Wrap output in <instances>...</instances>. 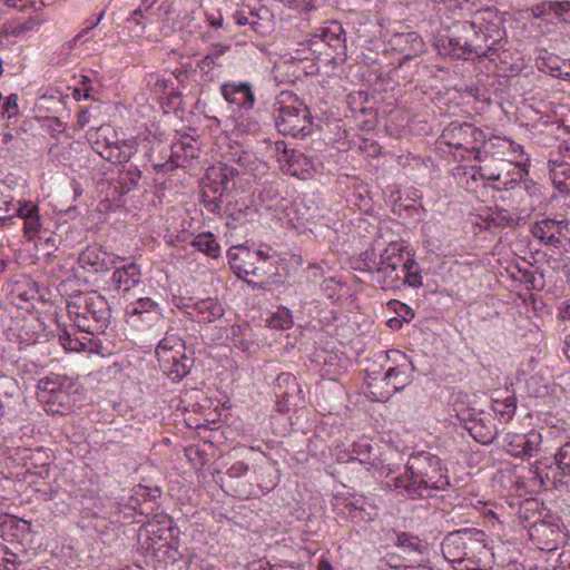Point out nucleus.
I'll use <instances>...</instances> for the list:
<instances>
[{"mask_svg":"<svg viewBox=\"0 0 570 570\" xmlns=\"http://www.w3.org/2000/svg\"><path fill=\"white\" fill-rule=\"evenodd\" d=\"M229 50L230 46L216 43L210 47L207 56L217 67H223L225 63L224 56Z\"/></svg>","mask_w":570,"mask_h":570,"instance_id":"4c0bfd02","label":"nucleus"},{"mask_svg":"<svg viewBox=\"0 0 570 570\" xmlns=\"http://www.w3.org/2000/svg\"><path fill=\"white\" fill-rule=\"evenodd\" d=\"M453 411L459 421L463 424V428L469 431L476 442L488 445L494 441L497 430L489 414L473 409L462 407L456 403V400L453 404Z\"/></svg>","mask_w":570,"mask_h":570,"instance_id":"0eeeda50","label":"nucleus"},{"mask_svg":"<svg viewBox=\"0 0 570 570\" xmlns=\"http://www.w3.org/2000/svg\"><path fill=\"white\" fill-rule=\"evenodd\" d=\"M460 49H461L460 53H463L462 59H466L468 56H470L472 53H475L476 56L479 55V50L476 48H472L466 41L461 42Z\"/></svg>","mask_w":570,"mask_h":570,"instance_id":"13d9d810","label":"nucleus"},{"mask_svg":"<svg viewBox=\"0 0 570 570\" xmlns=\"http://www.w3.org/2000/svg\"><path fill=\"white\" fill-rule=\"evenodd\" d=\"M190 245L213 258H216L219 255V245L210 233H203L197 235L191 240Z\"/></svg>","mask_w":570,"mask_h":570,"instance_id":"2f4dec72","label":"nucleus"},{"mask_svg":"<svg viewBox=\"0 0 570 570\" xmlns=\"http://www.w3.org/2000/svg\"><path fill=\"white\" fill-rule=\"evenodd\" d=\"M179 150H184L186 158H195L196 155V148H194L191 145H184V144H177L173 146L171 155H170V169L181 166L179 163Z\"/></svg>","mask_w":570,"mask_h":570,"instance_id":"e433bc0d","label":"nucleus"},{"mask_svg":"<svg viewBox=\"0 0 570 570\" xmlns=\"http://www.w3.org/2000/svg\"><path fill=\"white\" fill-rule=\"evenodd\" d=\"M532 542L541 551L552 552L567 541L564 528L558 523L540 521L528 530Z\"/></svg>","mask_w":570,"mask_h":570,"instance_id":"9b49d317","label":"nucleus"},{"mask_svg":"<svg viewBox=\"0 0 570 570\" xmlns=\"http://www.w3.org/2000/svg\"><path fill=\"white\" fill-rule=\"evenodd\" d=\"M146 13L147 12L145 11V7L140 4L137 9L132 11L131 17L128 18L127 21L130 23H135L136 26H141V28L144 29V20L148 19Z\"/></svg>","mask_w":570,"mask_h":570,"instance_id":"49530a36","label":"nucleus"},{"mask_svg":"<svg viewBox=\"0 0 570 570\" xmlns=\"http://www.w3.org/2000/svg\"><path fill=\"white\" fill-rule=\"evenodd\" d=\"M267 326L274 330H288L293 325L292 312L282 307L266 320Z\"/></svg>","mask_w":570,"mask_h":570,"instance_id":"473e14b6","label":"nucleus"},{"mask_svg":"<svg viewBox=\"0 0 570 570\" xmlns=\"http://www.w3.org/2000/svg\"><path fill=\"white\" fill-rule=\"evenodd\" d=\"M38 389L42 402L63 406L68 403L69 393L76 391V384L65 375L52 373L39 381Z\"/></svg>","mask_w":570,"mask_h":570,"instance_id":"9d476101","label":"nucleus"},{"mask_svg":"<svg viewBox=\"0 0 570 570\" xmlns=\"http://www.w3.org/2000/svg\"><path fill=\"white\" fill-rule=\"evenodd\" d=\"M346 509L354 522H368L377 517V508L363 495L353 497Z\"/></svg>","mask_w":570,"mask_h":570,"instance_id":"5701e85b","label":"nucleus"},{"mask_svg":"<svg viewBox=\"0 0 570 570\" xmlns=\"http://www.w3.org/2000/svg\"><path fill=\"white\" fill-rule=\"evenodd\" d=\"M68 312L77 327L87 333L104 331L111 316L107 299L96 292L76 296L68 303Z\"/></svg>","mask_w":570,"mask_h":570,"instance_id":"20e7f679","label":"nucleus"},{"mask_svg":"<svg viewBox=\"0 0 570 570\" xmlns=\"http://www.w3.org/2000/svg\"><path fill=\"white\" fill-rule=\"evenodd\" d=\"M553 1H547L538 3L532 8V14L534 18H541L543 16L550 14L553 10L552 6Z\"/></svg>","mask_w":570,"mask_h":570,"instance_id":"09e8293b","label":"nucleus"},{"mask_svg":"<svg viewBox=\"0 0 570 570\" xmlns=\"http://www.w3.org/2000/svg\"><path fill=\"white\" fill-rule=\"evenodd\" d=\"M484 132L475 128L473 125L470 124V130H469V140L472 139L473 141H483L484 140Z\"/></svg>","mask_w":570,"mask_h":570,"instance_id":"6e6d98bb","label":"nucleus"},{"mask_svg":"<svg viewBox=\"0 0 570 570\" xmlns=\"http://www.w3.org/2000/svg\"><path fill=\"white\" fill-rule=\"evenodd\" d=\"M234 18H235L237 24H239V26L250 24L254 30H256V26L259 24L257 21H249V18L246 16V13L244 11H237L234 14Z\"/></svg>","mask_w":570,"mask_h":570,"instance_id":"603ef678","label":"nucleus"},{"mask_svg":"<svg viewBox=\"0 0 570 570\" xmlns=\"http://www.w3.org/2000/svg\"><path fill=\"white\" fill-rule=\"evenodd\" d=\"M497 52V49L493 47V46H489L484 51L480 52L479 51V57H491L493 56L494 53Z\"/></svg>","mask_w":570,"mask_h":570,"instance_id":"0e129e2a","label":"nucleus"},{"mask_svg":"<svg viewBox=\"0 0 570 570\" xmlns=\"http://www.w3.org/2000/svg\"><path fill=\"white\" fill-rule=\"evenodd\" d=\"M115 288L125 294L140 282V271L135 263L117 268L111 277Z\"/></svg>","mask_w":570,"mask_h":570,"instance_id":"b1692460","label":"nucleus"},{"mask_svg":"<svg viewBox=\"0 0 570 570\" xmlns=\"http://www.w3.org/2000/svg\"><path fill=\"white\" fill-rule=\"evenodd\" d=\"M106 140H109V139L107 137L100 138V136H98L97 139L92 141V148L99 156H100L102 146Z\"/></svg>","mask_w":570,"mask_h":570,"instance_id":"bf43d9fd","label":"nucleus"},{"mask_svg":"<svg viewBox=\"0 0 570 570\" xmlns=\"http://www.w3.org/2000/svg\"><path fill=\"white\" fill-rule=\"evenodd\" d=\"M318 570H332L331 564L326 560H322L320 562Z\"/></svg>","mask_w":570,"mask_h":570,"instance_id":"774afa93","label":"nucleus"},{"mask_svg":"<svg viewBox=\"0 0 570 570\" xmlns=\"http://www.w3.org/2000/svg\"><path fill=\"white\" fill-rule=\"evenodd\" d=\"M128 323L141 331L163 330L164 315L159 304L149 297L138 298L127 307Z\"/></svg>","mask_w":570,"mask_h":570,"instance_id":"6e6552de","label":"nucleus"},{"mask_svg":"<svg viewBox=\"0 0 570 570\" xmlns=\"http://www.w3.org/2000/svg\"><path fill=\"white\" fill-rule=\"evenodd\" d=\"M394 45L404 53V59H413L425 50L424 41L417 32L397 33L394 36Z\"/></svg>","mask_w":570,"mask_h":570,"instance_id":"393cba45","label":"nucleus"},{"mask_svg":"<svg viewBox=\"0 0 570 570\" xmlns=\"http://www.w3.org/2000/svg\"><path fill=\"white\" fill-rule=\"evenodd\" d=\"M237 175L238 170L229 165L218 164L210 166L205 175V189L214 195H227L235 189L234 179Z\"/></svg>","mask_w":570,"mask_h":570,"instance_id":"f8f14e48","label":"nucleus"},{"mask_svg":"<svg viewBox=\"0 0 570 570\" xmlns=\"http://www.w3.org/2000/svg\"><path fill=\"white\" fill-rule=\"evenodd\" d=\"M556 463L563 475H570V441L564 443L557 452Z\"/></svg>","mask_w":570,"mask_h":570,"instance_id":"c9c22d12","label":"nucleus"},{"mask_svg":"<svg viewBox=\"0 0 570 570\" xmlns=\"http://www.w3.org/2000/svg\"><path fill=\"white\" fill-rule=\"evenodd\" d=\"M165 361L166 363L161 364L165 374L173 382H178L189 373L194 358H166Z\"/></svg>","mask_w":570,"mask_h":570,"instance_id":"c85d7f7f","label":"nucleus"},{"mask_svg":"<svg viewBox=\"0 0 570 570\" xmlns=\"http://www.w3.org/2000/svg\"><path fill=\"white\" fill-rule=\"evenodd\" d=\"M413 368L414 366L411 362L396 367H387L382 381L386 382V385H391L392 393H394L405 387L410 380V371Z\"/></svg>","mask_w":570,"mask_h":570,"instance_id":"bb28decb","label":"nucleus"},{"mask_svg":"<svg viewBox=\"0 0 570 570\" xmlns=\"http://www.w3.org/2000/svg\"><path fill=\"white\" fill-rule=\"evenodd\" d=\"M294 568L289 567H284V566H281V564H269V570H293Z\"/></svg>","mask_w":570,"mask_h":570,"instance_id":"338daca9","label":"nucleus"},{"mask_svg":"<svg viewBox=\"0 0 570 570\" xmlns=\"http://www.w3.org/2000/svg\"><path fill=\"white\" fill-rule=\"evenodd\" d=\"M277 406L281 411H288L291 406H301L304 395L296 377L291 373H281L276 379Z\"/></svg>","mask_w":570,"mask_h":570,"instance_id":"ddd939ff","label":"nucleus"},{"mask_svg":"<svg viewBox=\"0 0 570 570\" xmlns=\"http://www.w3.org/2000/svg\"><path fill=\"white\" fill-rule=\"evenodd\" d=\"M79 262L83 267L90 266L95 273L107 272L115 265V258L107 252L97 247H88L79 256Z\"/></svg>","mask_w":570,"mask_h":570,"instance_id":"4be33fe9","label":"nucleus"},{"mask_svg":"<svg viewBox=\"0 0 570 570\" xmlns=\"http://www.w3.org/2000/svg\"><path fill=\"white\" fill-rule=\"evenodd\" d=\"M403 247L391 243L380 255L373 250L364 253V267L373 274V279L381 284L383 289H390L401 283L404 269Z\"/></svg>","mask_w":570,"mask_h":570,"instance_id":"39448f33","label":"nucleus"},{"mask_svg":"<svg viewBox=\"0 0 570 570\" xmlns=\"http://www.w3.org/2000/svg\"><path fill=\"white\" fill-rule=\"evenodd\" d=\"M405 272L401 274V282L412 287H419L422 285V276L419 271V266L414 261L406 258L404 261Z\"/></svg>","mask_w":570,"mask_h":570,"instance_id":"72a5a7b5","label":"nucleus"},{"mask_svg":"<svg viewBox=\"0 0 570 570\" xmlns=\"http://www.w3.org/2000/svg\"><path fill=\"white\" fill-rule=\"evenodd\" d=\"M284 3L291 8L304 11L314 9V0H285Z\"/></svg>","mask_w":570,"mask_h":570,"instance_id":"8fccbe9b","label":"nucleus"},{"mask_svg":"<svg viewBox=\"0 0 570 570\" xmlns=\"http://www.w3.org/2000/svg\"><path fill=\"white\" fill-rule=\"evenodd\" d=\"M487 549V534L476 529L450 532L441 543V552L455 570H470L463 562Z\"/></svg>","mask_w":570,"mask_h":570,"instance_id":"423d86ee","label":"nucleus"},{"mask_svg":"<svg viewBox=\"0 0 570 570\" xmlns=\"http://www.w3.org/2000/svg\"><path fill=\"white\" fill-rule=\"evenodd\" d=\"M60 344L66 352H80L85 346L78 338H72L68 333H65L59 337Z\"/></svg>","mask_w":570,"mask_h":570,"instance_id":"37998d69","label":"nucleus"},{"mask_svg":"<svg viewBox=\"0 0 570 570\" xmlns=\"http://www.w3.org/2000/svg\"><path fill=\"white\" fill-rule=\"evenodd\" d=\"M137 153V144L135 140H106L100 157L111 164L128 163Z\"/></svg>","mask_w":570,"mask_h":570,"instance_id":"dca6fc26","label":"nucleus"},{"mask_svg":"<svg viewBox=\"0 0 570 570\" xmlns=\"http://www.w3.org/2000/svg\"><path fill=\"white\" fill-rule=\"evenodd\" d=\"M275 107V124L282 135L294 138L311 135L313 121L309 108L296 95L283 92Z\"/></svg>","mask_w":570,"mask_h":570,"instance_id":"7ed1b4c3","label":"nucleus"},{"mask_svg":"<svg viewBox=\"0 0 570 570\" xmlns=\"http://www.w3.org/2000/svg\"><path fill=\"white\" fill-rule=\"evenodd\" d=\"M1 115L8 119L19 115L18 96L16 94H11L6 98L2 105Z\"/></svg>","mask_w":570,"mask_h":570,"instance_id":"ea45409f","label":"nucleus"},{"mask_svg":"<svg viewBox=\"0 0 570 570\" xmlns=\"http://www.w3.org/2000/svg\"><path fill=\"white\" fill-rule=\"evenodd\" d=\"M140 178L141 171L137 166L129 165L127 168L122 169L118 176L120 194L124 195L136 189Z\"/></svg>","mask_w":570,"mask_h":570,"instance_id":"7c9ffc66","label":"nucleus"},{"mask_svg":"<svg viewBox=\"0 0 570 570\" xmlns=\"http://www.w3.org/2000/svg\"><path fill=\"white\" fill-rule=\"evenodd\" d=\"M227 256L230 268L238 277L255 275L257 269L254 262L255 254L250 249L244 246H234L228 249Z\"/></svg>","mask_w":570,"mask_h":570,"instance_id":"6ab92c4d","label":"nucleus"},{"mask_svg":"<svg viewBox=\"0 0 570 570\" xmlns=\"http://www.w3.org/2000/svg\"><path fill=\"white\" fill-rule=\"evenodd\" d=\"M278 160L285 163L283 169L292 176L303 177L311 167L307 157L295 149H288L284 141L276 142Z\"/></svg>","mask_w":570,"mask_h":570,"instance_id":"4468645a","label":"nucleus"},{"mask_svg":"<svg viewBox=\"0 0 570 570\" xmlns=\"http://www.w3.org/2000/svg\"><path fill=\"white\" fill-rule=\"evenodd\" d=\"M541 444L542 435L537 430L527 433L508 432L503 436V450L521 460H528L537 455Z\"/></svg>","mask_w":570,"mask_h":570,"instance_id":"1a4fd4ad","label":"nucleus"},{"mask_svg":"<svg viewBox=\"0 0 570 570\" xmlns=\"http://www.w3.org/2000/svg\"><path fill=\"white\" fill-rule=\"evenodd\" d=\"M470 124L452 121L442 131L441 139L450 147L463 148L469 144Z\"/></svg>","mask_w":570,"mask_h":570,"instance_id":"a878e982","label":"nucleus"},{"mask_svg":"<svg viewBox=\"0 0 570 570\" xmlns=\"http://www.w3.org/2000/svg\"><path fill=\"white\" fill-rule=\"evenodd\" d=\"M343 27L338 22H334L331 27L318 28L312 38L308 40L311 48L317 45L318 41L325 43L327 47L337 52L345 49Z\"/></svg>","mask_w":570,"mask_h":570,"instance_id":"412c9836","label":"nucleus"},{"mask_svg":"<svg viewBox=\"0 0 570 570\" xmlns=\"http://www.w3.org/2000/svg\"><path fill=\"white\" fill-rule=\"evenodd\" d=\"M148 495V490L145 487H138L134 489V492L129 499V507L135 510L137 508V504L140 503L141 499H146Z\"/></svg>","mask_w":570,"mask_h":570,"instance_id":"de8ad7c7","label":"nucleus"},{"mask_svg":"<svg viewBox=\"0 0 570 570\" xmlns=\"http://www.w3.org/2000/svg\"><path fill=\"white\" fill-rule=\"evenodd\" d=\"M553 10L552 12L562 18V20L567 23L570 22V2L569 1H553L552 2Z\"/></svg>","mask_w":570,"mask_h":570,"instance_id":"c03bdc74","label":"nucleus"},{"mask_svg":"<svg viewBox=\"0 0 570 570\" xmlns=\"http://www.w3.org/2000/svg\"><path fill=\"white\" fill-rule=\"evenodd\" d=\"M105 16V11H102L99 17L97 18V20L95 21V23H91L88 28L83 29L81 33H79L77 36V38H80L82 36V33L87 32L88 30L92 29L94 27L98 26L99 22L101 21V19L104 18Z\"/></svg>","mask_w":570,"mask_h":570,"instance_id":"69168bd1","label":"nucleus"},{"mask_svg":"<svg viewBox=\"0 0 570 570\" xmlns=\"http://www.w3.org/2000/svg\"><path fill=\"white\" fill-rule=\"evenodd\" d=\"M568 230V223L566 220H556V219H543L541 222L534 223L531 228V234L534 238L539 240L546 239V235L550 233H556L559 236L567 237L566 232Z\"/></svg>","mask_w":570,"mask_h":570,"instance_id":"cd10ccee","label":"nucleus"},{"mask_svg":"<svg viewBox=\"0 0 570 570\" xmlns=\"http://www.w3.org/2000/svg\"><path fill=\"white\" fill-rule=\"evenodd\" d=\"M194 309L202 316L199 321L203 322H213L224 315L222 304L210 297L197 302Z\"/></svg>","mask_w":570,"mask_h":570,"instance_id":"c756f323","label":"nucleus"},{"mask_svg":"<svg viewBox=\"0 0 570 570\" xmlns=\"http://www.w3.org/2000/svg\"><path fill=\"white\" fill-rule=\"evenodd\" d=\"M81 505L87 515L109 520L110 523L120 522V517L117 514L118 507L109 499L101 497L83 498Z\"/></svg>","mask_w":570,"mask_h":570,"instance_id":"2eb2a0df","label":"nucleus"},{"mask_svg":"<svg viewBox=\"0 0 570 570\" xmlns=\"http://www.w3.org/2000/svg\"><path fill=\"white\" fill-rule=\"evenodd\" d=\"M560 174L566 178L564 181H558V188L561 191H570V165L562 166Z\"/></svg>","mask_w":570,"mask_h":570,"instance_id":"3c124183","label":"nucleus"},{"mask_svg":"<svg viewBox=\"0 0 570 570\" xmlns=\"http://www.w3.org/2000/svg\"><path fill=\"white\" fill-rule=\"evenodd\" d=\"M173 519L156 514L138 533L139 549L158 568H166L181 558L173 539Z\"/></svg>","mask_w":570,"mask_h":570,"instance_id":"f03ea898","label":"nucleus"},{"mask_svg":"<svg viewBox=\"0 0 570 570\" xmlns=\"http://www.w3.org/2000/svg\"><path fill=\"white\" fill-rule=\"evenodd\" d=\"M248 212H253V209L246 206L244 209H239L237 213L230 212V216H233L236 220H240L243 217L247 216Z\"/></svg>","mask_w":570,"mask_h":570,"instance_id":"052dcab7","label":"nucleus"},{"mask_svg":"<svg viewBox=\"0 0 570 570\" xmlns=\"http://www.w3.org/2000/svg\"><path fill=\"white\" fill-rule=\"evenodd\" d=\"M493 411L503 420H511L517 411L515 397L510 395L503 400H495L493 403Z\"/></svg>","mask_w":570,"mask_h":570,"instance_id":"f704fd0d","label":"nucleus"},{"mask_svg":"<svg viewBox=\"0 0 570 570\" xmlns=\"http://www.w3.org/2000/svg\"><path fill=\"white\" fill-rule=\"evenodd\" d=\"M371 451L372 444L370 440L362 438L352 443L350 452L343 453L338 456V462L358 463L364 465L365 470L367 471L379 470V473H381V468H379L376 463L370 460Z\"/></svg>","mask_w":570,"mask_h":570,"instance_id":"f3484780","label":"nucleus"},{"mask_svg":"<svg viewBox=\"0 0 570 570\" xmlns=\"http://www.w3.org/2000/svg\"><path fill=\"white\" fill-rule=\"evenodd\" d=\"M461 39L459 38H448L446 42H442V49L445 53L450 55L454 59H462L463 53L461 51Z\"/></svg>","mask_w":570,"mask_h":570,"instance_id":"79ce46f5","label":"nucleus"},{"mask_svg":"<svg viewBox=\"0 0 570 570\" xmlns=\"http://www.w3.org/2000/svg\"><path fill=\"white\" fill-rule=\"evenodd\" d=\"M389 306L397 314L399 318L404 322H410L414 317L413 309L400 301L393 299L389 303Z\"/></svg>","mask_w":570,"mask_h":570,"instance_id":"58836bf2","label":"nucleus"},{"mask_svg":"<svg viewBox=\"0 0 570 570\" xmlns=\"http://www.w3.org/2000/svg\"><path fill=\"white\" fill-rule=\"evenodd\" d=\"M16 208V215L23 219V233L24 236L32 240L35 239L41 229V218L39 215V207L31 202H18Z\"/></svg>","mask_w":570,"mask_h":570,"instance_id":"aec40b11","label":"nucleus"},{"mask_svg":"<svg viewBox=\"0 0 570 570\" xmlns=\"http://www.w3.org/2000/svg\"><path fill=\"white\" fill-rule=\"evenodd\" d=\"M493 222L502 227H509L518 224V219H514L509 215L505 209H500L494 213Z\"/></svg>","mask_w":570,"mask_h":570,"instance_id":"a18cd8bd","label":"nucleus"},{"mask_svg":"<svg viewBox=\"0 0 570 570\" xmlns=\"http://www.w3.org/2000/svg\"><path fill=\"white\" fill-rule=\"evenodd\" d=\"M253 253L255 254V259L259 258L262 261H267L271 257L268 250L258 249V250L253 252Z\"/></svg>","mask_w":570,"mask_h":570,"instance_id":"e2e57ef3","label":"nucleus"},{"mask_svg":"<svg viewBox=\"0 0 570 570\" xmlns=\"http://www.w3.org/2000/svg\"><path fill=\"white\" fill-rule=\"evenodd\" d=\"M209 190L205 189L203 193V203L206 210L213 214H220L222 205H223V196L216 194L217 196L210 198L208 195Z\"/></svg>","mask_w":570,"mask_h":570,"instance_id":"a19ab883","label":"nucleus"},{"mask_svg":"<svg viewBox=\"0 0 570 570\" xmlns=\"http://www.w3.org/2000/svg\"><path fill=\"white\" fill-rule=\"evenodd\" d=\"M222 94L229 104L237 105L240 109L250 110L255 105V95L248 82L224 83Z\"/></svg>","mask_w":570,"mask_h":570,"instance_id":"a211bd4d","label":"nucleus"},{"mask_svg":"<svg viewBox=\"0 0 570 570\" xmlns=\"http://www.w3.org/2000/svg\"><path fill=\"white\" fill-rule=\"evenodd\" d=\"M554 570H570V551L559 556Z\"/></svg>","mask_w":570,"mask_h":570,"instance_id":"864d4df0","label":"nucleus"},{"mask_svg":"<svg viewBox=\"0 0 570 570\" xmlns=\"http://www.w3.org/2000/svg\"><path fill=\"white\" fill-rule=\"evenodd\" d=\"M560 237L561 236L557 235L556 233H550L549 235H546V239H543L542 242L546 245H551L556 248H559L561 246Z\"/></svg>","mask_w":570,"mask_h":570,"instance_id":"4d7b16f0","label":"nucleus"},{"mask_svg":"<svg viewBox=\"0 0 570 570\" xmlns=\"http://www.w3.org/2000/svg\"><path fill=\"white\" fill-rule=\"evenodd\" d=\"M197 67L205 73H209L217 67L206 55L203 59H200L197 63Z\"/></svg>","mask_w":570,"mask_h":570,"instance_id":"5fc2aeb1","label":"nucleus"},{"mask_svg":"<svg viewBox=\"0 0 570 570\" xmlns=\"http://www.w3.org/2000/svg\"><path fill=\"white\" fill-rule=\"evenodd\" d=\"M387 325L392 330H401V327L403 325V320H401L399 317H392L387 321Z\"/></svg>","mask_w":570,"mask_h":570,"instance_id":"680f3d73","label":"nucleus"},{"mask_svg":"<svg viewBox=\"0 0 570 570\" xmlns=\"http://www.w3.org/2000/svg\"><path fill=\"white\" fill-rule=\"evenodd\" d=\"M395 471L394 465L381 466V476L387 479L384 489L410 499L428 498L435 492L446 491L451 485L449 470L440 458L431 452H412L404 472L392 476Z\"/></svg>","mask_w":570,"mask_h":570,"instance_id":"f257e3e1","label":"nucleus"}]
</instances>
